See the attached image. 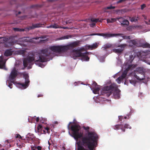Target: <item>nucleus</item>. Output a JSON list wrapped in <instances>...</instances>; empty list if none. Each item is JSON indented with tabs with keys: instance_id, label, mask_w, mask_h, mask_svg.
Segmentation results:
<instances>
[{
	"instance_id": "1",
	"label": "nucleus",
	"mask_w": 150,
	"mask_h": 150,
	"mask_svg": "<svg viewBox=\"0 0 150 150\" xmlns=\"http://www.w3.org/2000/svg\"><path fill=\"white\" fill-rule=\"evenodd\" d=\"M83 129L87 131L84 135L79 132L80 126L77 125H72L70 127L72 131V136L77 141V150H94L97 147L98 137L95 131H89V127H83Z\"/></svg>"
},
{
	"instance_id": "2",
	"label": "nucleus",
	"mask_w": 150,
	"mask_h": 150,
	"mask_svg": "<svg viewBox=\"0 0 150 150\" xmlns=\"http://www.w3.org/2000/svg\"><path fill=\"white\" fill-rule=\"evenodd\" d=\"M51 51L48 48L42 50L41 51V54H38L34 56H29L25 58L23 61V64L25 67L28 66L29 69L32 68V65L33 64V62H44L49 61L51 58Z\"/></svg>"
},
{
	"instance_id": "3",
	"label": "nucleus",
	"mask_w": 150,
	"mask_h": 150,
	"mask_svg": "<svg viewBox=\"0 0 150 150\" xmlns=\"http://www.w3.org/2000/svg\"><path fill=\"white\" fill-rule=\"evenodd\" d=\"M120 91L118 88L117 85L115 83H113L109 86L104 87L101 91V94L108 97L113 93L114 98L118 99L120 97Z\"/></svg>"
},
{
	"instance_id": "4",
	"label": "nucleus",
	"mask_w": 150,
	"mask_h": 150,
	"mask_svg": "<svg viewBox=\"0 0 150 150\" xmlns=\"http://www.w3.org/2000/svg\"><path fill=\"white\" fill-rule=\"evenodd\" d=\"M86 50V49L84 47H81L79 49H74L72 50V56L74 59L76 57H81V60H82L88 61L89 57L88 55L89 54V52H83Z\"/></svg>"
},
{
	"instance_id": "5",
	"label": "nucleus",
	"mask_w": 150,
	"mask_h": 150,
	"mask_svg": "<svg viewBox=\"0 0 150 150\" xmlns=\"http://www.w3.org/2000/svg\"><path fill=\"white\" fill-rule=\"evenodd\" d=\"M65 46H57L50 47V49L54 52L57 53L64 52L66 51Z\"/></svg>"
},
{
	"instance_id": "6",
	"label": "nucleus",
	"mask_w": 150,
	"mask_h": 150,
	"mask_svg": "<svg viewBox=\"0 0 150 150\" xmlns=\"http://www.w3.org/2000/svg\"><path fill=\"white\" fill-rule=\"evenodd\" d=\"M135 72L136 73H137V74H140L143 76V77L140 78L139 76H137L136 75H134L135 77L138 80L140 81H142L144 79V77H145V72L143 68L139 67L137 68L135 71Z\"/></svg>"
},
{
	"instance_id": "7",
	"label": "nucleus",
	"mask_w": 150,
	"mask_h": 150,
	"mask_svg": "<svg viewBox=\"0 0 150 150\" xmlns=\"http://www.w3.org/2000/svg\"><path fill=\"white\" fill-rule=\"evenodd\" d=\"M122 35V34H110V33H92L90 35H97L104 37L105 38H109L114 37L117 36H119Z\"/></svg>"
},
{
	"instance_id": "8",
	"label": "nucleus",
	"mask_w": 150,
	"mask_h": 150,
	"mask_svg": "<svg viewBox=\"0 0 150 150\" xmlns=\"http://www.w3.org/2000/svg\"><path fill=\"white\" fill-rule=\"evenodd\" d=\"M23 77L25 79V83H19L18 84L22 88L25 89L28 86L30 81L29 79V76L27 74H24L23 75Z\"/></svg>"
},
{
	"instance_id": "9",
	"label": "nucleus",
	"mask_w": 150,
	"mask_h": 150,
	"mask_svg": "<svg viewBox=\"0 0 150 150\" xmlns=\"http://www.w3.org/2000/svg\"><path fill=\"white\" fill-rule=\"evenodd\" d=\"M80 41H77L72 42L68 45H65L66 51L80 45Z\"/></svg>"
},
{
	"instance_id": "10",
	"label": "nucleus",
	"mask_w": 150,
	"mask_h": 150,
	"mask_svg": "<svg viewBox=\"0 0 150 150\" xmlns=\"http://www.w3.org/2000/svg\"><path fill=\"white\" fill-rule=\"evenodd\" d=\"M127 46L126 44H122L118 45L117 47H120V48L113 49L112 51L116 53H121L124 50L125 48Z\"/></svg>"
},
{
	"instance_id": "11",
	"label": "nucleus",
	"mask_w": 150,
	"mask_h": 150,
	"mask_svg": "<svg viewBox=\"0 0 150 150\" xmlns=\"http://www.w3.org/2000/svg\"><path fill=\"white\" fill-rule=\"evenodd\" d=\"M18 75L17 71L14 69L11 71L9 77V79L11 82L14 83V81L13 80Z\"/></svg>"
},
{
	"instance_id": "12",
	"label": "nucleus",
	"mask_w": 150,
	"mask_h": 150,
	"mask_svg": "<svg viewBox=\"0 0 150 150\" xmlns=\"http://www.w3.org/2000/svg\"><path fill=\"white\" fill-rule=\"evenodd\" d=\"M6 60L4 59V57L1 56L0 57V69H3L5 70H7L5 66V63Z\"/></svg>"
},
{
	"instance_id": "13",
	"label": "nucleus",
	"mask_w": 150,
	"mask_h": 150,
	"mask_svg": "<svg viewBox=\"0 0 150 150\" xmlns=\"http://www.w3.org/2000/svg\"><path fill=\"white\" fill-rule=\"evenodd\" d=\"M113 128L115 130L121 129L122 132H125V129L123 128V125L122 124L116 125L113 126Z\"/></svg>"
},
{
	"instance_id": "14",
	"label": "nucleus",
	"mask_w": 150,
	"mask_h": 150,
	"mask_svg": "<svg viewBox=\"0 0 150 150\" xmlns=\"http://www.w3.org/2000/svg\"><path fill=\"white\" fill-rule=\"evenodd\" d=\"M42 25L40 23H37L33 25L32 26H29L28 29V30H31L36 28H39L41 27Z\"/></svg>"
},
{
	"instance_id": "15",
	"label": "nucleus",
	"mask_w": 150,
	"mask_h": 150,
	"mask_svg": "<svg viewBox=\"0 0 150 150\" xmlns=\"http://www.w3.org/2000/svg\"><path fill=\"white\" fill-rule=\"evenodd\" d=\"M13 52L11 49L6 50L5 51L4 53V55L6 57L10 56L12 54Z\"/></svg>"
},
{
	"instance_id": "16",
	"label": "nucleus",
	"mask_w": 150,
	"mask_h": 150,
	"mask_svg": "<svg viewBox=\"0 0 150 150\" xmlns=\"http://www.w3.org/2000/svg\"><path fill=\"white\" fill-rule=\"evenodd\" d=\"M98 46V44L96 43L93 44L92 45H89L88 46H86V48L88 47V49H91V50H93L95 49Z\"/></svg>"
},
{
	"instance_id": "17",
	"label": "nucleus",
	"mask_w": 150,
	"mask_h": 150,
	"mask_svg": "<svg viewBox=\"0 0 150 150\" xmlns=\"http://www.w3.org/2000/svg\"><path fill=\"white\" fill-rule=\"evenodd\" d=\"M130 20L131 22H136L139 19V16H135L132 17H129Z\"/></svg>"
},
{
	"instance_id": "18",
	"label": "nucleus",
	"mask_w": 150,
	"mask_h": 150,
	"mask_svg": "<svg viewBox=\"0 0 150 150\" xmlns=\"http://www.w3.org/2000/svg\"><path fill=\"white\" fill-rule=\"evenodd\" d=\"M115 8V6H112L111 5L110 6H107V7H105L104 8H103V11L104 12L108 13V11L107 10L109 9H114Z\"/></svg>"
},
{
	"instance_id": "19",
	"label": "nucleus",
	"mask_w": 150,
	"mask_h": 150,
	"mask_svg": "<svg viewBox=\"0 0 150 150\" xmlns=\"http://www.w3.org/2000/svg\"><path fill=\"white\" fill-rule=\"evenodd\" d=\"M100 86H98L96 87H93L91 88V89L93 90V92L94 94H97L100 90Z\"/></svg>"
},
{
	"instance_id": "20",
	"label": "nucleus",
	"mask_w": 150,
	"mask_h": 150,
	"mask_svg": "<svg viewBox=\"0 0 150 150\" xmlns=\"http://www.w3.org/2000/svg\"><path fill=\"white\" fill-rule=\"evenodd\" d=\"M129 46L131 47L133 45H136L137 44V41L134 40H129Z\"/></svg>"
},
{
	"instance_id": "21",
	"label": "nucleus",
	"mask_w": 150,
	"mask_h": 150,
	"mask_svg": "<svg viewBox=\"0 0 150 150\" xmlns=\"http://www.w3.org/2000/svg\"><path fill=\"white\" fill-rule=\"evenodd\" d=\"M129 24L128 21L126 19H125L123 23H121V25L122 26L126 27L128 26Z\"/></svg>"
},
{
	"instance_id": "22",
	"label": "nucleus",
	"mask_w": 150,
	"mask_h": 150,
	"mask_svg": "<svg viewBox=\"0 0 150 150\" xmlns=\"http://www.w3.org/2000/svg\"><path fill=\"white\" fill-rule=\"evenodd\" d=\"M141 47H142L144 48H150V44H149L148 43L146 42L145 43H143L142 44L141 46Z\"/></svg>"
},
{
	"instance_id": "23",
	"label": "nucleus",
	"mask_w": 150,
	"mask_h": 150,
	"mask_svg": "<svg viewBox=\"0 0 150 150\" xmlns=\"http://www.w3.org/2000/svg\"><path fill=\"white\" fill-rule=\"evenodd\" d=\"M103 20H99V19L98 18L94 19L93 18H91V21L93 22H95V23H97L98 22H101Z\"/></svg>"
},
{
	"instance_id": "24",
	"label": "nucleus",
	"mask_w": 150,
	"mask_h": 150,
	"mask_svg": "<svg viewBox=\"0 0 150 150\" xmlns=\"http://www.w3.org/2000/svg\"><path fill=\"white\" fill-rule=\"evenodd\" d=\"M13 30L16 31H24L25 30L23 29H21L18 28H14Z\"/></svg>"
},
{
	"instance_id": "25",
	"label": "nucleus",
	"mask_w": 150,
	"mask_h": 150,
	"mask_svg": "<svg viewBox=\"0 0 150 150\" xmlns=\"http://www.w3.org/2000/svg\"><path fill=\"white\" fill-rule=\"evenodd\" d=\"M72 36L70 35H67L66 36H64L62 37L61 39H68L69 38H71Z\"/></svg>"
},
{
	"instance_id": "26",
	"label": "nucleus",
	"mask_w": 150,
	"mask_h": 150,
	"mask_svg": "<svg viewBox=\"0 0 150 150\" xmlns=\"http://www.w3.org/2000/svg\"><path fill=\"white\" fill-rule=\"evenodd\" d=\"M127 74V71H124V72L123 73L122 75H121L120 76L123 79L126 77Z\"/></svg>"
},
{
	"instance_id": "27",
	"label": "nucleus",
	"mask_w": 150,
	"mask_h": 150,
	"mask_svg": "<svg viewBox=\"0 0 150 150\" xmlns=\"http://www.w3.org/2000/svg\"><path fill=\"white\" fill-rule=\"evenodd\" d=\"M44 128H45V129L47 131V132H46L45 131V130H43V132L45 134L46 133V132H47L48 133H49L50 132V129L48 127H44Z\"/></svg>"
},
{
	"instance_id": "28",
	"label": "nucleus",
	"mask_w": 150,
	"mask_h": 150,
	"mask_svg": "<svg viewBox=\"0 0 150 150\" xmlns=\"http://www.w3.org/2000/svg\"><path fill=\"white\" fill-rule=\"evenodd\" d=\"M124 19V18L122 17H117V20L120 23L122 22Z\"/></svg>"
},
{
	"instance_id": "29",
	"label": "nucleus",
	"mask_w": 150,
	"mask_h": 150,
	"mask_svg": "<svg viewBox=\"0 0 150 150\" xmlns=\"http://www.w3.org/2000/svg\"><path fill=\"white\" fill-rule=\"evenodd\" d=\"M123 79L120 76H119L117 79H116V81H117L118 83L120 84L122 80Z\"/></svg>"
},
{
	"instance_id": "30",
	"label": "nucleus",
	"mask_w": 150,
	"mask_h": 150,
	"mask_svg": "<svg viewBox=\"0 0 150 150\" xmlns=\"http://www.w3.org/2000/svg\"><path fill=\"white\" fill-rule=\"evenodd\" d=\"M111 46L112 45L110 44H107L104 46L103 48L105 49H106L111 47Z\"/></svg>"
},
{
	"instance_id": "31",
	"label": "nucleus",
	"mask_w": 150,
	"mask_h": 150,
	"mask_svg": "<svg viewBox=\"0 0 150 150\" xmlns=\"http://www.w3.org/2000/svg\"><path fill=\"white\" fill-rule=\"evenodd\" d=\"M123 128H124L125 129V128L128 129H130L132 128L129 125L127 124H126L125 125L124 127Z\"/></svg>"
},
{
	"instance_id": "32",
	"label": "nucleus",
	"mask_w": 150,
	"mask_h": 150,
	"mask_svg": "<svg viewBox=\"0 0 150 150\" xmlns=\"http://www.w3.org/2000/svg\"><path fill=\"white\" fill-rule=\"evenodd\" d=\"M52 28H59L60 26L59 25H57L56 23H54L53 24H52Z\"/></svg>"
},
{
	"instance_id": "33",
	"label": "nucleus",
	"mask_w": 150,
	"mask_h": 150,
	"mask_svg": "<svg viewBox=\"0 0 150 150\" xmlns=\"http://www.w3.org/2000/svg\"><path fill=\"white\" fill-rule=\"evenodd\" d=\"M99 86L98 85L97 83L95 81H94L92 84L91 88H93V87H96L97 86Z\"/></svg>"
},
{
	"instance_id": "34",
	"label": "nucleus",
	"mask_w": 150,
	"mask_h": 150,
	"mask_svg": "<svg viewBox=\"0 0 150 150\" xmlns=\"http://www.w3.org/2000/svg\"><path fill=\"white\" fill-rule=\"evenodd\" d=\"M129 81L131 84L134 85H135L136 83V81L135 80H130Z\"/></svg>"
},
{
	"instance_id": "35",
	"label": "nucleus",
	"mask_w": 150,
	"mask_h": 150,
	"mask_svg": "<svg viewBox=\"0 0 150 150\" xmlns=\"http://www.w3.org/2000/svg\"><path fill=\"white\" fill-rule=\"evenodd\" d=\"M37 128L39 131H41L43 129V127L42 125H39L38 126Z\"/></svg>"
},
{
	"instance_id": "36",
	"label": "nucleus",
	"mask_w": 150,
	"mask_h": 150,
	"mask_svg": "<svg viewBox=\"0 0 150 150\" xmlns=\"http://www.w3.org/2000/svg\"><path fill=\"white\" fill-rule=\"evenodd\" d=\"M132 65H129L128 67L126 68V70L127 71H129L130 69H131L132 67Z\"/></svg>"
},
{
	"instance_id": "37",
	"label": "nucleus",
	"mask_w": 150,
	"mask_h": 150,
	"mask_svg": "<svg viewBox=\"0 0 150 150\" xmlns=\"http://www.w3.org/2000/svg\"><path fill=\"white\" fill-rule=\"evenodd\" d=\"M126 0H120L117 2L116 4H118L120 3L124 2Z\"/></svg>"
},
{
	"instance_id": "38",
	"label": "nucleus",
	"mask_w": 150,
	"mask_h": 150,
	"mask_svg": "<svg viewBox=\"0 0 150 150\" xmlns=\"http://www.w3.org/2000/svg\"><path fill=\"white\" fill-rule=\"evenodd\" d=\"M141 9L142 10H143L144 8H145L146 7V5L145 4H143L141 6Z\"/></svg>"
},
{
	"instance_id": "39",
	"label": "nucleus",
	"mask_w": 150,
	"mask_h": 150,
	"mask_svg": "<svg viewBox=\"0 0 150 150\" xmlns=\"http://www.w3.org/2000/svg\"><path fill=\"white\" fill-rule=\"evenodd\" d=\"M111 23H113L115 22L117 20V18H111Z\"/></svg>"
},
{
	"instance_id": "40",
	"label": "nucleus",
	"mask_w": 150,
	"mask_h": 150,
	"mask_svg": "<svg viewBox=\"0 0 150 150\" xmlns=\"http://www.w3.org/2000/svg\"><path fill=\"white\" fill-rule=\"evenodd\" d=\"M10 81V82L9 83V84H8V86L10 87L11 88H12V85H13V84H12V83L11 82V81Z\"/></svg>"
},
{
	"instance_id": "41",
	"label": "nucleus",
	"mask_w": 150,
	"mask_h": 150,
	"mask_svg": "<svg viewBox=\"0 0 150 150\" xmlns=\"http://www.w3.org/2000/svg\"><path fill=\"white\" fill-rule=\"evenodd\" d=\"M16 138H19V139H22V137L21 136L18 134H16Z\"/></svg>"
},
{
	"instance_id": "42",
	"label": "nucleus",
	"mask_w": 150,
	"mask_h": 150,
	"mask_svg": "<svg viewBox=\"0 0 150 150\" xmlns=\"http://www.w3.org/2000/svg\"><path fill=\"white\" fill-rule=\"evenodd\" d=\"M47 120L46 118H42V120H40V122L42 123H44L45 122H46Z\"/></svg>"
},
{
	"instance_id": "43",
	"label": "nucleus",
	"mask_w": 150,
	"mask_h": 150,
	"mask_svg": "<svg viewBox=\"0 0 150 150\" xmlns=\"http://www.w3.org/2000/svg\"><path fill=\"white\" fill-rule=\"evenodd\" d=\"M72 22V20H71L66 21V24L71 23Z\"/></svg>"
},
{
	"instance_id": "44",
	"label": "nucleus",
	"mask_w": 150,
	"mask_h": 150,
	"mask_svg": "<svg viewBox=\"0 0 150 150\" xmlns=\"http://www.w3.org/2000/svg\"><path fill=\"white\" fill-rule=\"evenodd\" d=\"M96 23H91L90 25V26L92 27H94Z\"/></svg>"
},
{
	"instance_id": "45",
	"label": "nucleus",
	"mask_w": 150,
	"mask_h": 150,
	"mask_svg": "<svg viewBox=\"0 0 150 150\" xmlns=\"http://www.w3.org/2000/svg\"><path fill=\"white\" fill-rule=\"evenodd\" d=\"M36 149H37L38 150H41L42 147L40 146H38L36 147Z\"/></svg>"
},
{
	"instance_id": "46",
	"label": "nucleus",
	"mask_w": 150,
	"mask_h": 150,
	"mask_svg": "<svg viewBox=\"0 0 150 150\" xmlns=\"http://www.w3.org/2000/svg\"><path fill=\"white\" fill-rule=\"evenodd\" d=\"M107 21L108 23H111V19H107Z\"/></svg>"
},
{
	"instance_id": "47",
	"label": "nucleus",
	"mask_w": 150,
	"mask_h": 150,
	"mask_svg": "<svg viewBox=\"0 0 150 150\" xmlns=\"http://www.w3.org/2000/svg\"><path fill=\"white\" fill-rule=\"evenodd\" d=\"M145 23L147 25H150V19L148 21H145Z\"/></svg>"
},
{
	"instance_id": "48",
	"label": "nucleus",
	"mask_w": 150,
	"mask_h": 150,
	"mask_svg": "<svg viewBox=\"0 0 150 150\" xmlns=\"http://www.w3.org/2000/svg\"><path fill=\"white\" fill-rule=\"evenodd\" d=\"M59 28H63L64 29H68V27H62L61 26H60Z\"/></svg>"
},
{
	"instance_id": "49",
	"label": "nucleus",
	"mask_w": 150,
	"mask_h": 150,
	"mask_svg": "<svg viewBox=\"0 0 150 150\" xmlns=\"http://www.w3.org/2000/svg\"><path fill=\"white\" fill-rule=\"evenodd\" d=\"M129 37H130V36H123V38H126V39H130Z\"/></svg>"
},
{
	"instance_id": "50",
	"label": "nucleus",
	"mask_w": 150,
	"mask_h": 150,
	"mask_svg": "<svg viewBox=\"0 0 150 150\" xmlns=\"http://www.w3.org/2000/svg\"><path fill=\"white\" fill-rule=\"evenodd\" d=\"M31 149L32 150H36V147L34 148V147L32 146L31 147Z\"/></svg>"
},
{
	"instance_id": "51",
	"label": "nucleus",
	"mask_w": 150,
	"mask_h": 150,
	"mask_svg": "<svg viewBox=\"0 0 150 150\" xmlns=\"http://www.w3.org/2000/svg\"><path fill=\"white\" fill-rule=\"evenodd\" d=\"M123 119V117L122 116H120V117H119V119L120 121H122V119Z\"/></svg>"
},
{
	"instance_id": "52",
	"label": "nucleus",
	"mask_w": 150,
	"mask_h": 150,
	"mask_svg": "<svg viewBox=\"0 0 150 150\" xmlns=\"http://www.w3.org/2000/svg\"><path fill=\"white\" fill-rule=\"evenodd\" d=\"M71 123V122H70L68 124V125L67 126V128H68V129H69V130L70 129V128L69 126H70V125Z\"/></svg>"
},
{
	"instance_id": "53",
	"label": "nucleus",
	"mask_w": 150,
	"mask_h": 150,
	"mask_svg": "<svg viewBox=\"0 0 150 150\" xmlns=\"http://www.w3.org/2000/svg\"><path fill=\"white\" fill-rule=\"evenodd\" d=\"M47 28H52V25H51L49 26H48L47 27Z\"/></svg>"
},
{
	"instance_id": "54",
	"label": "nucleus",
	"mask_w": 150,
	"mask_h": 150,
	"mask_svg": "<svg viewBox=\"0 0 150 150\" xmlns=\"http://www.w3.org/2000/svg\"><path fill=\"white\" fill-rule=\"evenodd\" d=\"M43 95L41 94H39V95H38V97H42L43 96Z\"/></svg>"
},
{
	"instance_id": "55",
	"label": "nucleus",
	"mask_w": 150,
	"mask_h": 150,
	"mask_svg": "<svg viewBox=\"0 0 150 150\" xmlns=\"http://www.w3.org/2000/svg\"><path fill=\"white\" fill-rule=\"evenodd\" d=\"M39 117H37L36 119V121L37 122H38L39 121Z\"/></svg>"
},
{
	"instance_id": "56",
	"label": "nucleus",
	"mask_w": 150,
	"mask_h": 150,
	"mask_svg": "<svg viewBox=\"0 0 150 150\" xmlns=\"http://www.w3.org/2000/svg\"><path fill=\"white\" fill-rule=\"evenodd\" d=\"M39 37H36V38H33L34 39H35V40H38V39H39Z\"/></svg>"
},
{
	"instance_id": "57",
	"label": "nucleus",
	"mask_w": 150,
	"mask_h": 150,
	"mask_svg": "<svg viewBox=\"0 0 150 150\" xmlns=\"http://www.w3.org/2000/svg\"><path fill=\"white\" fill-rule=\"evenodd\" d=\"M125 20V19H124V20H123V21H122V22H121L120 23H121H121H123L124 22V20Z\"/></svg>"
},
{
	"instance_id": "58",
	"label": "nucleus",
	"mask_w": 150,
	"mask_h": 150,
	"mask_svg": "<svg viewBox=\"0 0 150 150\" xmlns=\"http://www.w3.org/2000/svg\"><path fill=\"white\" fill-rule=\"evenodd\" d=\"M21 12L19 11V12H18V14H21Z\"/></svg>"
},
{
	"instance_id": "59",
	"label": "nucleus",
	"mask_w": 150,
	"mask_h": 150,
	"mask_svg": "<svg viewBox=\"0 0 150 150\" xmlns=\"http://www.w3.org/2000/svg\"><path fill=\"white\" fill-rule=\"evenodd\" d=\"M127 118V117L125 116L124 117V118L125 119H126Z\"/></svg>"
},
{
	"instance_id": "60",
	"label": "nucleus",
	"mask_w": 150,
	"mask_h": 150,
	"mask_svg": "<svg viewBox=\"0 0 150 150\" xmlns=\"http://www.w3.org/2000/svg\"><path fill=\"white\" fill-rule=\"evenodd\" d=\"M1 146H2L1 145V144H0V148H1Z\"/></svg>"
},
{
	"instance_id": "61",
	"label": "nucleus",
	"mask_w": 150,
	"mask_h": 150,
	"mask_svg": "<svg viewBox=\"0 0 150 150\" xmlns=\"http://www.w3.org/2000/svg\"><path fill=\"white\" fill-rule=\"evenodd\" d=\"M49 1H53V0H50Z\"/></svg>"
},
{
	"instance_id": "62",
	"label": "nucleus",
	"mask_w": 150,
	"mask_h": 150,
	"mask_svg": "<svg viewBox=\"0 0 150 150\" xmlns=\"http://www.w3.org/2000/svg\"><path fill=\"white\" fill-rule=\"evenodd\" d=\"M120 11V10H118L117 11Z\"/></svg>"
},
{
	"instance_id": "63",
	"label": "nucleus",
	"mask_w": 150,
	"mask_h": 150,
	"mask_svg": "<svg viewBox=\"0 0 150 150\" xmlns=\"http://www.w3.org/2000/svg\"><path fill=\"white\" fill-rule=\"evenodd\" d=\"M2 38V37H0V39H1Z\"/></svg>"
},
{
	"instance_id": "64",
	"label": "nucleus",
	"mask_w": 150,
	"mask_h": 150,
	"mask_svg": "<svg viewBox=\"0 0 150 150\" xmlns=\"http://www.w3.org/2000/svg\"><path fill=\"white\" fill-rule=\"evenodd\" d=\"M33 6H31V8H33Z\"/></svg>"
}]
</instances>
